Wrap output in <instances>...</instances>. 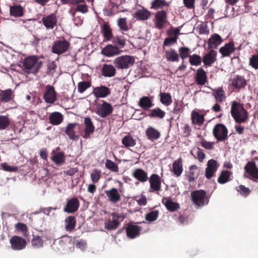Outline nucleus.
Masks as SVG:
<instances>
[{
    "label": "nucleus",
    "instance_id": "obj_22",
    "mask_svg": "<svg viewBox=\"0 0 258 258\" xmlns=\"http://www.w3.org/2000/svg\"><path fill=\"white\" fill-rule=\"evenodd\" d=\"M200 174V170L198 167L196 165H192L189 168L188 172L186 173L185 176L187 178L188 182H194L195 180L198 177Z\"/></svg>",
    "mask_w": 258,
    "mask_h": 258
},
{
    "label": "nucleus",
    "instance_id": "obj_36",
    "mask_svg": "<svg viewBox=\"0 0 258 258\" xmlns=\"http://www.w3.org/2000/svg\"><path fill=\"white\" fill-rule=\"evenodd\" d=\"M146 135L150 140H156L160 138V133L153 127L150 126L146 130Z\"/></svg>",
    "mask_w": 258,
    "mask_h": 258
},
{
    "label": "nucleus",
    "instance_id": "obj_34",
    "mask_svg": "<svg viewBox=\"0 0 258 258\" xmlns=\"http://www.w3.org/2000/svg\"><path fill=\"white\" fill-rule=\"evenodd\" d=\"M101 32L105 41H109L113 38L112 30L107 22L104 23L101 27Z\"/></svg>",
    "mask_w": 258,
    "mask_h": 258
},
{
    "label": "nucleus",
    "instance_id": "obj_24",
    "mask_svg": "<svg viewBox=\"0 0 258 258\" xmlns=\"http://www.w3.org/2000/svg\"><path fill=\"white\" fill-rule=\"evenodd\" d=\"M151 16V12L144 8L137 10L133 15L134 18L139 21L147 20L150 18Z\"/></svg>",
    "mask_w": 258,
    "mask_h": 258
},
{
    "label": "nucleus",
    "instance_id": "obj_32",
    "mask_svg": "<svg viewBox=\"0 0 258 258\" xmlns=\"http://www.w3.org/2000/svg\"><path fill=\"white\" fill-rule=\"evenodd\" d=\"M171 171L173 173L176 177H179L181 175L183 171L182 160L181 158H179L173 162Z\"/></svg>",
    "mask_w": 258,
    "mask_h": 258
},
{
    "label": "nucleus",
    "instance_id": "obj_17",
    "mask_svg": "<svg viewBox=\"0 0 258 258\" xmlns=\"http://www.w3.org/2000/svg\"><path fill=\"white\" fill-rule=\"evenodd\" d=\"M42 21L46 29H52L56 26L57 19L55 14H51L43 17Z\"/></svg>",
    "mask_w": 258,
    "mask_h": 258
},
{
    "label": "nucleus",
    "instance_id": "obj_39",
    "mask_svg": "<svg viewBox=\"0 0 258 258\" xmlns=\"http://www.w3.org/2000/svg\"><path fill=\"white\" fill-rule=\"evenodd\" d=\"M162 202L170 212H174L180 208L179 204L173 202L170 199H163Z\"/></svg>",
    "mask_w": 258,
    "mask_h": 258
},
{
    "label": "nucleus",
    "instance_id": "obj_61",
    "mask_svg": "<svg viewBox=\"0 0 258 258\" xmlns=\"http://www.w3.org/2000/svg\"><path fill=\"white\" fill-rule=\"evenodd\" d=\"M101 171L97 169L93 170L91 174V178L93 183H96L99 180L101 177Z\"/></svg>",
    "mask_w": 258,
    "mask_h": 258
},
{
    "label": "nucleus",
    "instance_id": "obj_8",
    "mask_svg": "<svg viewBox=\"0 0 258 258\" xmlns=\"http://www.w3.org/2000/svg\"><path fill=\"white\" fill-rule=\"evenodd\" d=\"M72 237L67 235H63L58 238L57 241L54 242V246L55 249L63 251L70 248L72 245Z\"/></svg>",
    "mask_w": 258,
    "mask_h": 258
},
{
    "label": "nucleus",
    "instance_id": "obj_1",
    "mask_svg": "<svg viewBox=\"0 0 258 258\" xmlns=\"http://www.w3.org/2000/svg\"><path fill=\"white\" fill-rule=\"evenodd\" d=\"M230 112L231 116L237 123L245 122L248 118V112L244 108L243 104L236 101L232 102Z\"/></svg>",
    "mask_w": 258,
    "mask_h": 258
},
{
    "label": "nucleus",
    "instance_id": "obj_55",
    "mask_svg": "<svg viewBox=\"0 0 258 258\" xmlns=\"http://www.w3.org/2000/svg\"><path fill=\"white\" fill-rule=\"evenodd\" d=\"M159 212L158 210L153 211L145 216V219L149 222H152L157 220L158 217Z\"/></svg>",
    "mask_w": 258,
    "mask_h": 258
},
{
    "label": "nucleus",
    "instance_id": "obj_4",
    "mask_svg": "<svg viewBox=\"0 0 258 258\" xmlns=\"http://www.w3.org/2000/svg\"><path fill=\"white\" fill-rule=\"evenodd\" d=\"M111 216L112 218H109L104 223L105 228L108 230L116 229L125 217L123 214L115 212L112 213Z\"/></svg>",
    "mask_w": 258,
    "mask_h": 258
},
{
    "label": "nucleus",
    "instance_id": "obj_12",
    "mask_svg": "<svg viewBox=\"0 0 258 258\" xmlns=\"http://www.w3.org/2000/svg\"><path fill=\"white\" fill-rule=\"evenodd\" d=\"M57 93L54 87L51 85H47L45 89L43 99L46 103L52 104L56 100Z\"/></svg>",
    "mask_w": 258,
    "mask_h": 258
},
{
    "label": "nucleus",
    "instance_id": "obj_9",
    "mask_svg": "<svg viewBox=\"0 0 258 258\" xmlns=\"http://www.w3.org/2000/svg\"><path fill=\"white\" fill-rule=\"evenodd\" d=\"M213 134L218 141H224L228 138V130L225 125L218 123L214 127Z\"/></svg>",
    "mask_w": 258,
    "mask_h": 258
},
{
    "label": "nucleus",
    "instance_id": "obj_63",
    "mask_svg": "<svg viewBox=\"0 0 258 258\" xmlns=\"http://www.w3.org/2000/svg\"><path fill=\"white\" fill-rule=\"evenodd\" d=\"M249 65L255 70L258 69V54H254L249 58Z\"/></svg>",
    "mask_w": 258,
    "mask_h": 258
},
{
    "label": "nucleus",
    "instance_id": "obj_50",
    "mask_svg": "<svg viewBox=\"0 0 258 258\" xmlns=\"http://www.w3.org/2000/svg\"><path fill=\"white\" fill-rule=\"evenodd\" d=\"M231 173L228 170H224L221 172L218 178V182L220 184H224L229 181Z\"/></svg>",
    "mask_w": 258,
    "mask_h": 258
},
{
    "label": "nucleus",
    "instance_id": "obj_35",
    "mask_svg": "<svg viewBox=\"0 0 258 258\" xmlns=\"http://www.w3.org/2000/svg\"><path fill=\"white\" fill-rule=\"evenodd\" d=\"M138 105L144 110H147L152 107L154 104L149 97L144 96L140 99Z\"/></svg>",
    "mask_w": 258,
    "mask_h": 258
},
{
    "label": "nucleus",
    "instance_id": "obj_30",
    "mask_svg": "<svg viewBox=\"0 0 258 258\" xmlns=\"http://www.w3.org/2000/svg\"><path fill=\"white\" fill-rule=\"evenodd\" d=\"M217 52L213 49L206 54L203 58V62L206 66H211L216 60Z\"/></svg>",
    "mask_w": 258,
    "mask_h": 258
},
{
    "label": "nucleus",
    "instance_id": "obj_56",
    "mask_svg": "<svg viewBox=\"0 0 258 258\" xmlns=\"http://www.w3.org/2000/svg\"><path fill=\"white\" fill-rule=\"evenodd\" d=\"M189 62L192 66H199L202 62L201 57L197 54H194L189 56Z\"/></svg>",
    "mask_w": 258,
    "mask_h": 258
},
{
    "label": "nucleus",
    "instance_id": "obj_64",
    "mask_svg": "<svg viewBox=\"0 0 258 258\" xmlns=\"http://www.w3.org/2000/svg\"><path fill=\"white\" fill-rule=\"evenodd\" d=\"M177 39V37L176 36L172 37H168L165 38L163 43L164 47L165 46H169L174 44L175 43H176Z\"/></svg>",
    "mask_w": 258,
    "mask_h": 258
},
{
    "label": "nucleus",
    "instance_id": "obj_57",
    "mask_svg": "<svg viewBox=\"0 0 258 258\" xmlns=\"http://www.w3.org/2000/svg\"><path fill=\"white\" fill-rule=\"evenodd\" d=\"M91 86V83L88 81L80 82L78 84V91L82 93Z\"/></svg>",
    "mask_w": 258,
    "mask_h": 258
},
{
    "label": "nucleus",
    "instance_id": "obj_16",
    "mask_svg": "<svg viewBox=\"0 0 258 258\" xmlns=\"http://www.w3.org/2000/svg\"><path fill=\"white\" fill-rule=\"evenodd\" d=\"M84 134L83 137L87 139L90 138V135L94 132L95 126L91 119L89 117H86L84 118Z\"/></svg>",
    "mask_w": 258,
    "mask_h": 258
},
{
    "label": "nucleus",
    "instance_id": "obj_59",
    "mask_svg": "<svg viewBox=\"0 0 258 258\" xmlns=\"http://www.w3.org/2000/svg\"><path fill=\"white\" fill-rule=\"evenodd\" d=\"M106 167L111 171L117 172L118 171V167L117 165L113 161L107 159L105 163Z\"/></svg>",
    "mask_w": 258,
    "mask_h": 258
},
{
    "label": "nucleus",
    "instance_id": "obj_41",
    "mask_svg": "<svg viewBox=\"0 0 258 258\" xmlns=\"http://www.w3.org/2000/svg\"><path fill=\"white\" fill-rule=\"evenodd\" d=\"M165 57L169 61L175 62L179 61V54L173 48H170L169 50H166Z\"/></svg>",
    "mask_w": 258,
    "mask_h": 258
},
{
    "label": "nucleus",
    "instance_id": "obj_19",
    "mask_svg": "<svg viewBox=\"0 0 258 258\" xmlns=\"http://www.w3.org/2000/svg\"><path fill=\"white\" fill-rule=\"evenodd\" d=\"M141 229V227L133 223H129L125 228L126 235L130 238H135L140 235Z\"/></svg>",
    "mask_w": 258,
    "mask_h": 258
},
{
    "label": "nucleus",
    "instance_id": "obj_21",
    "mask_svg": "<svg viewBox=\"0 0 258 258\" xmlns=\"http://www.w3.org/2000/svg\"><path fill=\"white\" fill-rule=\"evenodd\" d=\"M223 41L222 37L217 33L213 34L208 40L209 49L217 48L218 46Z\"/></svg>",
    "mask_w": 258,
    "mask_h": 258
},
{
    "label": "nucleus",
    "instance_id": "obj_26",
    "mask_svg": "<svg viewBox=\"0 0 258 258\" xmlns=\"http://www.w3.org/2000/svg\"><path fill=\"white\" fill-rule=\"evenodd\" d=\"M244 170L251 177L258 179V168L253 161L248 162L244 167Z\"/></svg>",
    "mask_w": 258,
    "mask_h": 258
},
{
    "label": "nucleus",
    "instance_id": "obj_6",
    "mask_svg": "<svg viewBox=\"0 0 258 258\" xmlns=\"http://www.w3.org/2000/svg\"><path fill=\"white\" fill-rule=\"evenodd\" d=\"M70 46V43L62 38L53 42L51 51L53 53L60 55L66 52L69 49Z\"/></svg>",
    "mask_w": 258,
    "mask_h": 258
},
{
    "label": "nucleus",
    "instance_id": "obj_49",
    "mask_svg": "<svg viewBox=\"0 0 258 258\" xmlns=\"http://www.w3.org/2000/svg\"><path fill=\"white\" fill-rule=\"evenodd\" d=\"M51 160L56 165H61L65 162L64 154L63 152H58L52 157Z\"/></svg>",
    "mask_w": 258,
    "mask_h": 258
},
{
    "label": "nucleus",
    "instance_id": "obj_11",
    "mask_svg": "<svg viewBox=\"0 0 258 258\" xmlns=\"http://www.w3.org/2000/svg\"><path fill=\"white\" fill-rule=\"evenodd\" d=\"M10 243L12 249L14 250H20L26 247L27 242L25 239L18 236H12L10 240Z\"/></svg>",
    "mask_w": 258,
    "mask_h": 258
},
{
    "label": "nucleus",
    "instance_id": "obj_18",
    "mask_svg": "<svg viewBox=\"0 0 258 258\" xmlns=\"http://www.w3.org/2000/svg\"><path fill=\"white\" fill-rule=\"evenodd\" d=\"M218 167L217 162L214 159H210L207 163V167L206 168L205 176L208 179H210L215 175Z\"/></svg>",
    "mask_w": 258,
    "mask_h": 258
},
{
    "label": "nucleus",
    "instance_id": "obj_44",
    "mask_svg": "<svg viewBox=\"0 0 258 258\" xmlns=\"http://www.w3.org/2000/svg\"><path fill=\"white\" fill-rule=\"evenodd\" d=\"M169 3L165 0H153L151 3V9L158 10L162 9L165 7H168Z\"/></svg>",
    "mask_w": 258,
    "mask_h": 258
},
{
    "label": "nucleus",
    "instance_id": "obj_3",
    "mask_svg": "<svg viewBox=\"0 0 258 258\" xmlns=\"http://www.w3.org/2000/svg\"><path fill=\"white\" fill-rule=\"evenodd\" d=\"M191 200L193 204L199 207H202L209 203V199L207 197L204 190H196L190 194Z\"/></svg>",
    "mask_w": 258,
    "mask_h": 258
},
{
    "label": "nucleus",
    "instance_id": "obj_38",
    "mask_svg": "<svg viewBox=\"0 0 258 258\" xmlns=\"http://www.w3.org/2000/svg\"><path fill=\"white\" fill-rule=\"evenodd\" d=\"M165 112L159 107L150 109L148 116L151 118L162 119L165 116Z\"/></svg>",
    "mask_w": 258,
    "mask_h": 258
},
{
    "label": "nucleus",
    "instance_id": "obj_31",
    "mask_svg": "<svg viewBox=\"0 0 258 258\" xmlns=\"http://www.w3.org/2000/svg\"><path fill=\"white\" fill-rule=\"evenodd\" d=\"M116 45L108 44L102 50V53L106 56H112L117 55L121 52Z\"/></svg>",
    "mask_w": 258,
    "mask_h": 258
},
{
    "label": "nucleus",
    "instance_id": "obj_2",
    "mask_svg": "<svg viewBox=\"0 0 258 258\" xmlns=\"http://www.w3.org/2000/svg\"><path fill=\"white\" fill-rule=\"evenodd\" d=\"M42 62L39 61L36 56H30L25 58L23 62V66L28 70V73H37L42 67Z\"/></svg>",
    "mask_w": 258,
    "mask_h": 258
},
{
    "label": "nucleus",
    "instance_id": "obj_60",
    "mask_svg": "<svg viewBox=\"0 0 258 258\" xmlns=\"http://www.w3.org/2000/svg\"><path fill=\"white\" fill-rule=\"evenodd\" d=\"M112 42L115 45L118 47V49L123 48L125 44V40L118 36L113 37Z\"/></svg>",
    "mask_w": 258,
    "mask_h": 258
},
{
    "label": "nucleus",
    "instance_id": "obj_33",
    "mask_svg": "<svg viewBox=\"0 0 258 258\" xmlns=\"http://www.w3.org/2000/svg\"><path fill=\"white\" fill-rule=\"evenodd\" d=\"M212 94L217 103L222 102L226 98L225 91L223 87H219L213 90Z\"/></svg>",
    "mask_w": 258,
    "mask_h": 258
},
{
    "label": "nucleus",
    "instance_id": "obj_47",
    "mask_svg": "<svg viewBox=\"0 0 258 258\" xmlns=\"http://www.w3.org/2000/svg\"><path fill=\"white\" fill-rule=\"evenodd\" d=\"M122 144L126 148L132 147L136 145V140L130 135L125 136L122 139Z\"/></svg>",
    "mask_w": 258,
    "mask_h": 258
},
{
    "label": "nucleus",
    "instance_id": "obj_58",
    "mask_svg": "<svg viewBox=\"0 0 258 258\" xmlns=\"http://www.w3.org/2000/svg\"><path fill=\"white\" fill-rule=\"evenodd\" d=\"M32 245L35 248H40L43 246V241L39 236H34L31 240Z\"/></svg>",
    "mask_w": 258,
    "mask_h": 258
},
{
    "label": "nucleus",
    "instance_id": "obj_29",
    "mask_svg": "<svg viewBox=\"0 0 258 258\" xmlns=\"http://www.w3.org/2000/svg\"><path fill=\"white\" fill-rule=\"evenodd\" d=\"M14 91L11 89L5 90H0V101L2 102H8L13 100L15 97Z\"/></svg>",
    "mask_w": 258,
    "mask_h": 258
},
{
    "label": "nucleus",
    "instance_id": "obj_10",
    "mask_svg": "<svg viewBox=\"0 0 258 258\" xmlns=\"http://www.w3.org/2000/svg\"><path fill=\"white\" fill-rule=\"evenodd\" d=\"M150 183V192L158 193L161 189V178L157 174H152L149 179Z\"/></svg>",
    "mask_w": 258,
    "mask_h": 258
},
{
    "label": "nucleus",
    "instance_id": "obj_20",
    "mask_svg": "<svg viewBox=\"0 0 258 258\" xmlns=\"http://www.w3.org/2000/svg\"><path fill=\"white\" fill-rule=\"evenodd\" d=\"M235 50L234 43L233 41H230L219 49V52L223 57H229Z\"/></svg>",
    "mask_w": 258,
    "mask_h": 258
},
{
    "label": "nucleus",
    "instance_id": "obj_52",
    "mask_svg": "<svg viewBox=\"0 0 258 258\" xmlns=\"http://www.w3.org/2000/svg\"><path fill=\"white\" fill-rule=\"evenodd\" d=\"M179 51V57L183 60L184 59L189 58L190 56V53L191 52L190 50L187 47H181L178 49Z\"/></svg>",
    "mask_w": 258,
    "mask_h": 258
},
{
    "label": "nucleus",
    "instance_id": "obj_51",
    "mask_svg": "<svg viewBox=\"0 0 258 258\" xmlns=\"http://www.w3.org/2000/svg\"><path fill=\"white\" fill-rule=\"evenodd\" d=\"M10 119L8 116L0 115V130L7 128L10 125Z\"/></svg>",
    "mask_w": 258,
    "mask_h": 258
},
{
    "label": "nucleus",
    "instance_id": "obj_43",
    "mask_svg": "<svg viewBox=\"0 0 258 258\" xmlns=\"http://www.w3.org/2000/svg\"><path fill=\"white\" fill-rule=\"evenodd\" d=\"M49 119L52 124L58 125L62 122L63 116L60 112H54L50 114Z\"/></svg>",
    "mask_w": 258,
    "mask_h": 258
},
{
    "label": "nucleus",
    "instance_id": "obj_28",
    "mask_svg": "<svg viewBox=\"0 0 258 258\" xmlns=\"http://www.w3.org/2000/svg\"><path fill=\"white\" fill-rule=\"evenodd\" d=\"M105 194L108 200L111 203H116L121 200V196L115 188H112L110 190H106Z\"/></svg>",
    "mask_w": 258,
    "mask_h": 258
},
{
    "label": "nucleus",
    "instance_id": "obj_48",
    "mask_svg": "<svg viewBox=\"0 0 258 258\" xmlns=\"http://www.w3.org/2000/svg\"><path fill=\"white\" fill-rule=\"evenodd\" d=\"M160 97V102L165 106H168L172 102V97L168 93L161 92Z\"/></svg>",
    "mask_w": 258,
    "mask_h": 258
},
{
    "label": "nucleus",
    "instance_id": "obj_54",
    "mask_svg": "<svg viewBox=\"0 0 258 258\" xmlns=\"http://www.w3.org/2000/svg\"><path fill=\"white\" fill-rule=\"evenodd\" d=\"M117 24L121 31H127L129 30L126 18L118 19Z\"/></svg>",
    "mask_w": 258,
    "mask_h": 258
},
{
    "label": "nucleus",
    "instance_id": "obj_42",
    "mask_svg": "<svg viewBox=\"0 0 258 258\" xmlns=\"http://www.w3.org/2000/svg\"><path fill=\"white\" fill-rule=\"evenodd\" d=\"M133 175L136 179L142 182H146L148 180L147 173L141 168L135 169Z\"/></svg>",
    "mask_w": 258,
    "mask_h": 258
},
{
    "label": "nucleus",
    "instance_id": "obj_45",
    "mask_svg": "<svg viewBox=\"0 0 258 258\" xmlns=\"http://www.w3.org/2000/svg\"><path fill=\"white\" fill-rule=\"evenodd\" d=\"M204 116L198 112L193 111L191 113V121L194 124L201 126L204 122Z\"/></svg>",
    "mask_w": 258,
    "mask_h": 258
},
{
    "label": "nucleus",
    "instance_id": "obj_53",
    "mask_svg": "<svg viewBox=\"0 0 258 258\" xmlns=\"http://www.w3.org/2000/svg\"><path fill=\"white\" fill-rule=\"evenodd\" d=\"M15 228L18 231H21L24 237H28L29 236L28 227L25 224L18 223L15 225Z\"/></svg>",
    "mask_w": 258,
    "mask_h": 258
},
{
    "label": "nucleus",
    "instance_id": "obj_13",
    "mask_svg": "<svg viewBox=\"0 0 258 258\" xmlns=\"http://www.w3.org/2000/svg\"><path fill=\"white\" fill-rule=\"evenodd\" d=\"M112 105L105 101L97 108L96 113L101 117L105 118L113 112Z\"/></svg>",
    "mask_w": 258,
    "mask_h": 258
},
{
    "label": "nucleus",
    "instance_id": "obj_25",
    "mask_svg": "<svg viewBox=\"0 0 258 258\" xmlns=\"http://www.w3.org/2000/svg\"><path fill=\"white\" fill-rule=\"evenodd\" d=\"M196 84L198 85L203 86L207 82V76L206 71L202 68L197 70L195 77Z\"/></svg>",
    "mask_w": 258,
    "mask_h": 258
},
{
    "label": "nucleus",
    "instance_id": "obj_7",
    "mask_svg": "<svg viewBox=\"0 0 258 258\" xmlns=\"http://www.w3.org/2000/svg\"><path fill=\"white\" fill-rule=\"evenodd\" d=\"M153 22L156 28L163 29L168 22L166 11L162 10L157 11L155 14Z\"/></svg>",
    "mask_w": 258,
    "mask_h": 258
},
{
    "label": "nucleus",
    "instance_id": "obj_40",
    "mask_svg": "<svg viewBox=\"0 0 258 258\" xmlns=\"http://www.w3.org/2000/svg\"><path fill=\"white\" fill-rule=\"evenodd\" d=\"M65 229L69 232H72L76 225V219L74 216H69L64 220Z\"/></svg>",
    "mask_w": 258,
    "mask_h": 258
},
{
    "label": "nucleus",
    "instance_id": "obj_62",
    "mask_svg": "<svg viewBox=\"0 0 258 258\" xmlns=\"http://www.w3.org/2000/svg\"><path fill=\"white\" fill-rule=\"evenodd\" d=\"M237 191L241 195L246 197L247 196L250 191L248 187H246L244 185H240L236 187Z\"/></svg>",
    "mask_w": 258,
    "mask_h": 258
},
{
    "label": "nucleus",
    "instance_id": "obj_46",
    "mask_svg": "<svg viewBox=\"0 0 258 258\" xmlns=\"http://www.w3.org/2000/svg\"><path fill=\"white\" fill-rule=\"evenodd\" d=\"M10 13L15 17H22L24 14L23 8L20 5H13L10 7Z\"/></svg>",
    "mask_w": 258,
    "mask_h": 258
},
{
    "label": "nucleus",
    "instance_id": "obj_14",
    "mask_svg": "<svg viewBox=\"0 0 258 258\" xmlns=\"http://www.w3.org/2000/svg\"><path fill=\"white\" fill-rule=\"evenodd\" d=\"M80 202L76 198L68 199L63 211L68 213H74L78 210Z\"/></svg>",
    "mask_w": 258,
    "mask_h": 258
},
{
    "label": "nucleus",
    "instance_id": "obj_37",
    "mask_svg": "<svg viewBox=\"0 0 258 258\" xmlns=\"http://www.w3.org/2000/svg\"><path fill=\"white\" fill-rule=\"evenodd\" d=\"M116 74L115 68L111 64H104L102 69V75L106 77H112Z\"/></svg>",
    "mask_w": 258,
    "mask_h": 258
},
{
    "label": "nucleus",
    "instance_id": "obj_23",
    "mask_svg": "<svg viewBox=\"0 0 258 258\" xmlns=\"http://www.w3.org/2000/svg\"><path fill=\"white\" fill-rule=\"evenodd\" d=\"M247 81L243 76L236 75L232 80V85L238 91L245 88Z\"/></svg>",
    "mask_w": 258,
    "mask_h": 258
},
{
    "label": "nucleus",
    "instance_id": "obj_5",
    "mask_svg": "<svg viewBox=\"0 0 258 258\" xmlns=\"http://www.w3.org/2000/svg\"><path fill=\"white\" fill-rule=\"evenodd\" d=\"M135 63V59L130 55H122L116 58L114 60V64L118 69H126L133 66Z\"/></svg>",
    "mask_w": 258,
    "mask_h": 258
},
{
    "label": "nucleus",
    "instance_id": "obj_27",
    "mask_svg": "<svg viewBox=\"0 0 258 258\" xmlns=\"http://www.w3.org/2000/svg\"><path fill=\"white\" fill-rule=\"evenodd\" d=\"M78 125L77 123H70L66 127L64 133L69 137V139L73 141L79 139V136L76 134L75 128Z\"/></svg>",
    "mask_w": 258,
    "mask_h": 258
},
{
    "label": "nucleus",
    "instance_id": "obj_15",
    "mask_svg": "<svg viewBox=\"0 0 258 258\" xmlns=\"http://www.w3.org/2000/svg\"><path fill=\"white\" fill-rule=\"evenodd\" d=\"M92 93L97 98H105L111 94L110 88L103 85L94 87Z\"/></svg>",
    "mask_w": 258,
    "mask_h": 258
}]
</instances>
